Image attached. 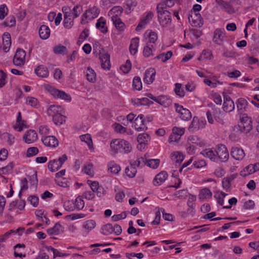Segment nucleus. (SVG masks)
Segmentation results:
<instances>
[{"instance_id":"f257e3e1","label":"nucleus","mask_w":259,"mask_h":259,"mask_svg":"<svg viewBox=\"0 0 259 259\" xmlns=\"http://www.w3.org/2000/svg\"><path fill=\"white\" fill-rule=\"evenodd\" d=\"M111 151L114 154L118 152L127 154L132 150V147L130 143L123 139H114L110 143Z\"/></svg>"},{"instance_id":"f03ea898","label":"nucleus","mask_w":259,"mask_h":259,"mask_svg":"<svg viewBox=\"0 0 259 259\" xmlns=\"http://www.w3.org/2000/svg\"><path fill=\"white\" fill-rule=\"evenodd\" d=\"M209 106L211 107V110H208L206 112V116L208 122L211 124L213 123V117L217 122L221 124H223L224 123V120L221 114L220 109L215 107V106L212 103L209 104Z\"/></svg>"},{"instance_id":"7ed1b4c3","label":"nucleus","mask_w":259,"mask_h":259,"mask_svg":"<svg viewBox=\"0 0 259 259\" xmlns=\"http://www.w3.org/2000/svg\"><path fill=\"white\" fill-rule=\"evenodd\" d=\"M158 20L162 27H167L171 24V13L166 10H156Z\"/></svg>"},{"instance_id":"20e7f679","label":"nucleus","mask_w":259,"mask_h":259,"mask_svg":"<svg viewBox=\"0 0 259 259\" xmlns=\"http://www.w3.org/2000/svg\"><path fill=\"white\" fill-rule=\"evenodd\" d=\"M45 88L54 98H60L68 102L71 100V96L64 91L56 89L49 85H46Z\"/></svg>"},{"instance_id":"39448f33","label":"nucleus","mask_w":259,"mask_h":259,"mask_svg":"<svg viewBox=\"0 0 259 259\" xmlns=\"http://www.w3.org/2000/svg\"><path fill=\"white\" fill-rule=\"evenodd\" d=\"M240 122L237 128L242 133L247 134L252 129L251 119L247 116H243L240 119Z\"/></svg>"},{"instance_id":"423d86ee","label":"nucleus","mask_w":259,"mask_h":259,"mask_svg":"<svg viewBox=\"0 0 259 259\" xmlns=\"http://www.w3.org/2000/svg\"><path fill=\"white\" fill-rule=\"evenodd\" d=\"M215 154L218 158V161H227L229 157V152L226 147L223 145H219L215 148Z\"/></svg>"},{"instance_id":"0eeeda50","label":"nucleus","mask_w":259,"mask_h":259,"mask_svg":"<svg viewBox=\"0 0 259 259\" xmlns=\"http://www.w3.org/2000/svg\"><path fill=\"white\" fill-rule=\"evenodd\" d=\"M26 56L25 52L21 49H18L13 59V63L16 66H22L25 64V58Z\"/></svg>"},{"instance_id":"6e6552de","label":"nucleus","mask_w":259,"mask_h":259,"mask_svg":"<svg viewBox=\"0 0 259 259\" xmlns=\"http://www.w3.org/2000/svg\"><path fill=\"white\" fill-rule=\"evenodd\" d=\"M174 106L177 112L180 114V118L184 120H189L192 117L191 112L187 109L184 108L183 106L175 103Z\"/></svg>"},{"instance_id":"1a4fd4ad","label":"nucleus","mask_w":259,"mask_h":259,"mask_svg":"<svg viewBox=\"0 0 259 259\" xmlns=\"http://www.w3.org/2000/svg\"><path fill=\"white\" fill-rule=\"evenodd\" d=\"M134 127L137 131H144L147 130V127L145 124L144 116L143 114H140L135 119Z\"/></svg>"},{"instance_id":"9d476101","label":"nucleus","mask_w":259,"mask_h":259,"mask_svg":"<svg viewBox=\"0 0 259 259\" xmlns=\"http://www.w3.org/2000/svg\"><path fill=\"white\" fill-rule=\"evenodd\" d=\"M224 103L223 109L226 112H230L234 110L235 105L233 101L228 95L224 94Z\"/></svg>"},{"instance_id":"9b49d317","label":"nucleus","mask_w":259,"mask_h":259,"mask_svg":"<svg viewBox=\"0 0 259 259\" xmlns=\"http://www.w3.org/2000/svg\"><path fill=\"white\" fill-rule=\"evenodd\" d=\"M225 30L224 28H217L213 33V41L219 45H221L224 40Z\"/></svg>"},{"instance_id":"f8f14e48","label":"nucleus","mask_w":259,"mask_h":259,"mask_svg":"<svg viewBox=\"0 0 259 259\" xmlns=\"http://www.w3.org/2000/svg\"><path fill=\"white\" fill-rule=\"evenodd\" d=\"M41 141L45 145L53 148L56 147L59 144L58 139L53 136L44 137L41 139Z\"/></svg>"},{"instance_id":"ddd939ff","label":"nucleus","mask_w":259,"mask_h":259,"mask_svg":"<svg viewBox=\"0 0 259 259\" xmlns=\"http://www.w3.org/2000/svg\"><path fill=\"white\" fill-rule=\"evenodd\" d=\"M230 154L231 156L237 160H241L245 156L244 150L242 148L237 147L232 148Z\"/></svg>"},{"instance_id":"4468645a","label":"nucleus","mask_w":259,"mask_h":259,"mask_svg":"<svg viewBox=\"0 0 259 259\" xmlns=\"http://www.w3.org/2000/svg\"><path fill=\"white\" fill-rule=\"evenodd\" d=\"M23 139L26 143L31 144L37 140V135L34 130H30L25 134Z\"/></svg>"},{"instance_id":"2eb2a0df","label":"nucleus","mask_w":259,"mask_h":259,"mask_svg":"<svg viewBox=\"0 0 259 259\" xmlns=\"http://www.w3.org/2000/svg\"><path fill=\"white\" fill-rule=\"evenodd\" d=\"M99 59L102 67L104 69L109 70L110 67V55L107 53L100 52Z\"/></svg>"},{"instance_id":"dca6fc26","label":"nucleus","mask_w":259,"mask_h":259,"mask_svg":"<svg viewBox=\"0 0 259 259\" xmlns=\"http://www.w3.org/2000/svg\"><path fill=\"white\" fill-rule=\"evenodd\" d=\"M156 71L155 69L150 68L147 69L144 74V81L147 84H151L155 79Z\"/></svg>"},{"instance_id":"f3484780","label":"nucleus","mask_w":259,"mask_h":259,"mask_svg":"<svg viewBox=\"0 0 259 259\" xmlns=\"http://www.w3.org/2000/svg\"><path fill=\"white\" fill-rule=\"evenodd\" d=\"M168 175L165 171H162L155 177L153 184L154 186H159L162 184L167 179Z\"/></svg>"},{"instance_id":"a211bd4d","label":"nucleus","mask_w":259,"mask_h":259,"mask_svg":"<svg viewBox=\"0 0 259 259\" xmlns=\"http://www.w3.org/2000/svg\"><path fill=\"white\" fill-rule=\"evenodd\" d=\"M100 13V10L96 7H93L87 10L84 13V17L85 19L90 20L97 18Z\"/></svg>"},{"instance_id":"6ab92c4d","label":"nucleus","mask_w":259,"mask_h":259,"mask_svg":"<svg viewBox=\"0 0 259 259\" xmlns=\"http://www.w3.org/2000/svg\"><path fill=\"white\" fill-rule=\"evenodd\" d=\"M201 154L204 157H208L211 160L217 162L218 158L215 154V149L209 148L202 150Z\"/></svg>"},{"instance_id":"aec40b11","label":"nucleus","mask_w":259,"mask_h":259,"mask_svg":"<svg viewBox=\"0 0 259 259\" xmlns=\"http://www.w3.org/2000/svg\"><path fill=\"white\" fill-rule=\"evenodd\" d=\"M96 27L101 32L104 34L106 33L108 30V27L106 25V20L102 17L98 19L96 24Z\"/></svg>"},{"instance_id":"412c9836","label":"nucleus","mask_w":259,"mask_h":259,"mask_svg":"<svg viewBox=\"0 0 259 259\" xmlns=\"http://www.w3.org/2000/svg\"><path fill=\"white\" fill-rule=\"evenodd\" d=\"M188 19L189 22L191 23L192 25L197 26L201 23L202 18L199 13L192 12L191 14H190L188 16Z\"/></svg>"},{"instance_id":"4be33fe9","label":"nucleus","mask_w":259,"mask_h":259,"mask_svg":"<svg viewBox=\"0 0 259 259\" xmlns=\"http://www.w3.org/2000/svg\"><path fill=\"white\" fill-rule=\"evenodd\" d=\"M3 50L5 53L8 52L11 45V35L9 33L6 32L3 34Z\"/></svg>"},{"instance_id":"5701e85b","label":"nucleus","mask_w":259,"mask_h":259,"mask_svg":"<svg viewBox=\"0 0 259 259\" xmlns=\"http://www.w3.org/2000/svg\"><path fill=\"white\" fill-rule=\"evenodd\" d=\"M153 14L152 12H149L145 17L139 23L137 26L136 30L137 31H140L142 29L145 27V26L148 24L149 21L152 19Z\"/></svg>"},{"instance_id":"b1692460","label":"nucleus","mask_w":259,"mask_h":259,"mask_svg":"<svg viewBox=\"0 0 259 259\" xmlns=\"http://www.w3.org/2000/svg\"><path fill=\"white\" fill-rule=\"evenodd\" d=\"M237 108L240 113H243L246 111L248 105L247 101L243 98H239L236 102Z\"/></svg>"},{"instance_id":"393cba45","label":"nucleus","mask_w":259,"mask_h":259,"mask_svg":"<svg viewBox=\"0 0 259 259\" xmlns=\"http://www.w3.org/2000/svg\"><path fill=\"white\" fill-rule=\"evenodd\" d=\"M36 75L41 77H47L49 76V71L46 67L43 65H39L35 70Z\"/></svg>"},{"instance_id":"a878e982","label":"nucleus","mask_w":259,"mask_h":259,"mask_svg":"<svg viewBox=\"0 0 259 259\" xmlns=\"http://www.w3.org/2000/svg\"><path fill=\"white\" fill-rule=\"evenodd\" d=\"M139 44V38L136 37L131 39L130 46V51L131 54L134 55L138 51V48Z\"/></svg>"},{"instance_id":"bb28decb","label":"nucleus","mask_w":259,"mask_h":259,"mask_svg":"<svg viewBox=\"0 0 259 259\" xmlns=\"http://www.w3.org/2000/svg\"><path fill=\"white\" fill-rule=\"evenodd\" d=\"M39 34L41 39H47L50 35L49 27L45 25H41L39 29Z\"/></svg>"},{"instance_id":"cd10ccee","label":"nucleus","mask_w":259,"mask_h":259,"mask_svg":"<svg viewBox=\"0 0 259 259\" xmlns=\"http://www.w3.org/2000/svg\"><path fill=\"white\" fill-rule=\"evenodd\" d=\"M175 4V0H164L157 5L156 10H166L167 8H170Z\"/></svg>"},{"instance_id":"c85d7f7f","label":"nucleus","mask_w":259,"mask_h":259,"mask_svg":"<svg viewBox=\"0 0 259 259\" xmlns=\"http://www.w3.org/2000/svg\"><path fill=\"white\" fill-rule=\"evenodd\" d=\"M123 9L120 6H115L113 7L109 12L108 15L112 16L115 17L116 18H118L121 13H122Z\"/></svg>"},{"instance_id":"c756f323","label":"nucleus","mask_w":259,"mask_h":259,"mask_svg":"<svg viewBox=\"0 0 259 259\" xmlns=\"http://www.w3.org/2000/svg\"><path fill=\"white\" fill-rule=\"evenodd\" d=\"M108 170L111 173L117 174L120 170V167L114 161H110L108 164Z\"/></svg>"},{"instance_id":"7c9ffc66","label":"nucleus","mask_w":259,"mask_h":259,"mask_svg":"<svg viewBox=\"0 0 259 259\" xmlns=\"http://www.w3.org/2000/svg\"><path fill=\"white\" fill-rule=\"evenodd\" d=\"M48 166L49 169L52 172L57 171L61 167V165L59 164V162L58 161H57V159L50 160L48 163Z\"/></svg>"},{"instance_id":"2f4dec72","label":"nucleus","mask_w":259,"mask_h":259,"mask_svg":"<svg viewBox=\"0 0 259 259\" xmlns=\"http://www.w3.org/2000/svg\"><path fill=\"white\" fill-rule=\"evenodd\" d=\"M212 196V193L207 188H204L200 190L199 194L198 195L199 199L203 200L205 199L210 198Z\"/></svg>"},{"instance_id":"473e14b6","label":"nucleus","mask_w":259,"mask_h":259,"mask_svg":"<svg viewBox=\"0 0 259 259\" xmlns=\"http://www.w3.org/2000/svg\"><path fill=\"white\" fill-rule=\"evenodd\" d=\"M171 160L175 163L177 166L181 164L184 160V156L182 154L178 152H174L171 156Z\"/></svg>"},{"instance_id":"72a5a7b5","label":"nucleus","mask_w":259,"mask_h":259,"mask_svg":"<svg viewBox=\"0 0 259 259\" xmlns=\"http://www.w3.org/2000/svg\"><path fill=\"white\" fill-rule=\"evenodd\" d=\"M61 225L59 223H57L53 227L47 230V233L50 235H58L61 232Z\"/></svg>"},{"instance_id":"f704fd0d","label":"nucleus","mask_w":259,"mask_h":259,"mask_svg":"<svg viewBox=\"0 0 259 259\" xmlns=\"http://www.w3.org/2000/svg\"><path fill=\"white\" fill-rule=\"evenodd\" d=\"M188 141L191 145L195 144L200 147L204 145L203 141L196 136H190L188 139Z\"/></svg>"},{"instance_id":"c9c22d12","label":"nucleus","mask_w":259,"mask_h":259,"mask_svg":"<svg viewBox=\"0 0 259 259\" xmlns=\"http://www.w3.org/2000/svg\"><path fill=\"white\" fill-rule=\"evenodd\" d=\"M86 77L88 81L91 82H94L96 80V74L94 70L88 67L86 71Z\"/></svg>"},{"instance_id":"e433bc0d","label":"nucleus","mask_w":259,"mask_h":259,"mask_svg":"<svg viewBox=\"0 0 259 259\" xmlns=\"http://www.w3.org/2000/svg\"><path fill=\"white\" fill-rule=\"evenodd\" d=\"M111 20L117 29L120 31L123 30L125 25L119 17L116 18L115 17L112 16Z\"/></svg>"},{"instance_id":"4c0bfd02","label":"nucleus","mask_w":259,"mask_h":259,"mask_svg":"<svg viewBox=\"0 0 259 259\" xmlns=\"http://www.w3.org/2000/svg\"><path fill=\"white\" fill-rule=\"evenodd\" d=\"M150 136L147 133L139 134L137 137V141L141 145L142 144H145L147 142L150 141Z\"/></svg>"},{"instance_id":"58836bf2","label":"nucleus","mask_w":259,"mask_h":259,"mask_svg":"<svg viewBox=\"0 0 259 259\" xmlns=\"http://www.w3.org/2000/svg\"><path fill=\"white\" fill-rule=\"evenodd\" d=\"M156 102L166 107L170 103V100L166 96H160L157 97Z\"/></svg>"},{"instance_id":"ea45409f","label":"nucleus","mask_w":259,"mask_h":259,"mask_svg":"<svg viewBox=\"0 0 259 259\" xmlns=\"http://www.w3.org/2000/svg\"><path fill=\"white\" fill-rule=\"evenodd\" d=\"M66 117L58 113L54 115L53 120L56 124H62L65 121Z\"/></svg>"},{"instance_id":"a19ab883","label":"nucleus","mask_w":259,"mask_h":259,"mask_svg":"<svg viewBox=\"0 0 259 259\" xmlns=\"http://www.w3.org/2000/svg\"><path fill=\"white\" fill-rule=\"evenodd\" d=\"M172 55V52L171 51H168L166 54L161 53L156 57L154 59L161 60L163 62H166L167 60L169 59Z\"/></svg>"},{"instance_id":"79ce46f5","label":"nucleus","mask_w":259,"mask_h":259,"mask_svg":"<svg viewBox=\"0 0 259 259\" xmlns=\"http://www.w3.org/2000/svg\"><path fill=\"white\" fill-rule=\"evenodd\" d=\"M137 172L136 167L134 166L131 164L130 166L126 167L125 169V172L127 176L131 178L135 177Z\"/></svg>"},{"instance_id":"37998d69","label":"nucleus","mask_w":259,"mask_h":259,"mask_svg":"<svg viewBox=\"0 0 259 259\" xmlns=\"http://www.w3.org/2000/svg\"><path fill=\"white\" fill-rule=\"evenodd\" d=\"M236 176L233 175L229 177L224 178L222 181V185L224 188L228 189L231 186V182L232 181Z\"/></svg>"},{"instance_id":"c03bdc74","label":"nucleus","mask_w":259,"mask_h":259,"mask_svg":"<svg viewBox=\"0 0 259 259\" xmlns=\"http://www.w3.org/2000/svg\"><path fill=\"white\" fill-rule=\"evenodd\" d=\"M53 51L57 54H66L68 52L67 49L66 47L59 45L54 48Z\"/></svg>"},{"instance_id":"a18cd8bd","label":"nucleus","mask_w":259,"mask_h":259,"mask_svg":"<svg viewBox=\"0 0 259 259\" xmlns=\"http://www.w3.org/2000/svg\"><path fill=\"white\" fill-rule=\"evenodd\" d=\"M113 232V226L111 224H107L102 228L101 233L105 235H108Z\"/></svg>"},{"instance_id":"49530a36","label":"nucleus","mask_w":259,"mask_h":259,"mask_svg":"<svg viewBox=\"0 0 259 259\" xmlns=\"http://www.w3.org/2000/svg\"><path fill=\"white\" fill-rule=\"evenodd\" d=\"M152 48H153V46L152 45H150L148 42H147V45L144 47L143 49L144 56L145 57H149L150 56H153Z\"/></svg>"},{"instance_id":"de8ad7c7","label":"nucleus","mask_w":259,"mask_h":259,"mask_svg":"<svg viewBox=\"0 0 259 259\" xmlns=\"http://www.w3.org/2000/svg\"><path fill=\"white\" fill-rule=\"evenodd\" d=\"M158 159L146 160V165L152 168H156L159 164Z\"/></svg>"},{"instance_id":"09e8293b","label":"nucleus","mask_w":259,"mask_h":259,"mask_svg":"<svg viewBox=\"0 0 259 259\" xmlns=\"http://www.w3.org/2000/svg\"><path fill=\"white\" fill-rule=\"evenodd\" d=\"M133 87L135 90L140 91L142 88V82L140 77L136 76L133 80Z\"/></svg>"},{"instance_id":"8fccbe9b","label":"nucleus","mask_w":259,"mask_h":259,"mask_svg":"<svg viewBox=\"0 0 259 259\" xmlns=\"http://www.w3.org/2000/svg\"><path fill=\"white\" fill-rule=\"evenodd\" d=\"M199 119L197 117L194 116L189 126V130L193 132L195 130H199Z\"/></svg>"},{"instance_id":"3c124183","label":"nucleus","mask_w":259,"mask_h":259,"mask_svg":"<svg viewBox=\"0 0 259 259\" xmlns=\"http://www.w3.org/2000/svg\"><path fill=\"white\" fill-rule=\"evenodd\" d=\"M4 27H12L15 25L16 20L14 16L8 17L3 23Z\"/></svg>"},{"instance_id":"603ef678","label":"nucleus","mask_w":259,"mask_h":259,"mask_svg":"<svg viewBox=\"0 0 259 259\" xmlns=\"http://www.w3.org/2000/svg\"><path fill=\"white\" fill-rule=\"evenodd\" d=\"M14 163L13 162H11L8 165L4 166L2 168H0V172H2L3 174L7 175L9 173L12 172L14 167Z\"/></svg>"},{"instance_id":"864d4df0","label":"nucleus","mask_w":259,"mask_h":259,"mask_svg":"<svg viewBox=\"0 0 259 259\" xmlns=\"http://www.w3.org/2000/svg\"><path fill=\"white\" fill-rule=\"evenodd\" d=\"M59 108H61L60 106H55L54 105H51L47 110V114L48 115L53 117L54 115L58 113Z\"/></svg>"},{"instance_id":"5fc2aeb1","label":"nucleus","mask_w":259,"mask_h":259,"mask_svg":"<svg viewBox=\"0 0 259 259\" xmlns=\"http://www.w3.org/2000/svg\"><path fill=\"white\" fill-rule=\"evenodd\" d=\"M252 164H249L244 169V171H242L240 172V175L242 176L245 177L248 175L255 172V170L253 169Z\"/></svg>"},{"instance_id":"6e6d98bb","label":"nucleus","mask_w":259,"mask_h":259,"mask_svg":"<svg viewBox=\"0 0 259 259\" xmlns=\"http://www.w3.org/2000/svg\"><path fill=\"white\" fill-rule=\"evenodd\" d=\"M79 138L81 141L85 142L88 144L89 148H91V146H92V145H93V143H92V138H91L90 135L85 134V135H81L79 137Z\"/></svg>"},{"instance_id":"4d7b16f0","label":"nucleus","mask_w":259,"mask_h":259,"mask_svg":"<svg viewBox=\"0 0 259 259\" xmlns=\"http://www.w3.org/2000/svg\"><path fill=\"white\" fill-rule=\"evenodd\" d=\"M226 195H227V194L223 192L217 193L215 194L214 197L216 198L217 202L220 205L222 206L223 205L224 198L225 197Z\"/></svg>"},{"instance_id":"13d9d810","label":"nucleus","mask_w":259,"mask_h":259,"mask_svg":"<svg viewBox=\"0 0 259 259\" xmlns=\"http://www.w3.org/2000/svg\"><path fill=\"white\" fill-rule=\"evenodd\" d=\"M74 205L78 210H80L83 208L84 202L81 197L78 196L76 198Z\"/></svg>"},{"instance_id":"bf43d9fd","label":"nucleus","mask_w":259,"mask_h":259,"mask_svg":"<svg viewBox=\"0 0 259 259\" xmlns=\"http://www.w3.org/2000/svg\"><path fill=\"white\" fill-rule=\"evenodd\" d=\"M82 11V7L80 5H76L72 10V14L74 18L78 17Z\"/></svg>"},{"instance_id":"052dcab7","label":"nucleus","mask_w":259,"mask_h":259,"mask_svg":"<svg viewBox=\"0 0 259 259\" xmlns=\"http://www.w3.org/2000/svg\"><path fill=\"white\" fill-rule=\"evenodd\" d=\"M62 12L64 13V18H73L72 14V10L69 7H63Z\"/></svg>"},{"instance_id":"680f3d73","label":"nucleus","mask_w":259,"mask_h":259,"mask_svg":"<svg viewBox=\"0 0 259 259\" xmlns=\"http://www.w3.org/2000/svg\"><path fill=\"white\" fill-rule=\"evenodd\" d=\"M131 69V63L129 60H126L125 64L120 67V69L124 73H128Z\"/></svg>"},{"instance_id":"e2e57ef3","label":"nucleus","mask_w":259,"mask_h":259,"mask_svg":"<svg viewBox=\"0 0 259 259\" xmlns=\"http://www.w3.org/2000/svg\"><path fill=\"white\" fill-rule=\"evenodd\" d=\"M95 226V222L93 220H91L87 221L84 224L83 226L85 229H87L88 230V231H89L94 229Z\"/></svg>"},{"instance_id":"0e129e2a","label":"nucleus","mask_w":259,"mask_h":259,"mask_svg":"<svg viewBox=\"0 0 259 259\" xmlns=\"http://www.w3.org/2000/svg\"><path fill=\"white\" fill-rule=\"evenodd\" d=\"M175 92L176 95L179 96L181 97H183L185 95L184 91L183 90H181V83H177L175 84Z\"/></svg>"},{"instance_id":"69168bd1","label":"nucleus","mask_w":259,"mask_h":259,"mask_svg":"<svg viewBox=\"0 0 259 259\" xmlns=\"http://www.w3.org/2000/svg\"><path fill=\"white\" fill-rule=\"evenodd\" d=\"M214 80H215V76L212 77L211 78V80L209 79H204L203 80V82L210 88H213L217 87V82H214Z\"/></svg>"},{"instance_id":"338daca9","label":"nucleus","mask_w":259,"mask_h":259,"mask_svg":"<svg viewBox=\"0 0 259 259\" xmlns=\"http://www.w3.org/2000/svg\"><path fill=\"white\" fill-rule=\"evenodd\" d=\"M74 18H64V26L66 28H70L73 25Z\"/></svg>"},{"instance_id":"774afa93","label":"nucleus","mask_w":259,"mask_h":259,"mask_svg":"<svg viewBox=\"0 0 259 259\" xmlns=\"http://www.w3.org/2000/svg\"><path fill=\"white\" fill-rule=\"evenodd\" d=\"M38 149L37 147H30L27 149L26 155L27 157H31L36 155L38 153Z\"/></svg>"}]
</instances>
